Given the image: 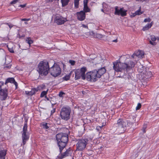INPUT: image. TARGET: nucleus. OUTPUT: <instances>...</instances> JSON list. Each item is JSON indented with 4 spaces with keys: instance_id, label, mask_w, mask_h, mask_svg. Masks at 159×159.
Returning <instances> with one entry per match:
<instances>
[{
    "instance_id": "nucleus-43",
    "label": "nucleus",
    "mask_w": 159,
    "mask_h": 159,
    "mask_svg": "<svg viewBox=\"0 0 159 159\" xmlns=\"http://www.w3.org/2000/svg\"><path fill=\"white\" fill-rule=\"evenodd\" d=\"M30 20V18L26 19V18H23L21 19V20L22 21H29Z\"/></svg>"
},
{
    "instance_id": "nucleus-3",
    "label": "nucleus",
    "mask_w": 159,
    "mask_h": 159,
    "mask_svg": "<svg viewBox=\"0 0 159 159\" xmlns=\"http://www.w3.org/2000/svg\"><path fill=\"white\" fill-rule=\"evenodd\" d=\"M71 109L68 106H64L61 109L60 115L61 118L65 120H67L70 118Z\"/></svg>"
},
{
    "instance_id": "nucleus-34",
    "label": "nucleus",
    "mask_w": 159,
    "mask_h": 159,
    "mask_svg": "<svg viewBox=\"0 0 159 159\" xmlns=\"http://www.w3.org/2000/svg\"><path fill=\"white\" fill-rule=\"evenodd\" d=\"M48 90V89L46 91H42L40 94V97H43L45 96L47 94Z\"/></svg>"
},
{
    "instance_id": "nucleus-10",
    "label": "nucleus",
    "mask_w": 159,
    "mask_h": 159,
    "mask_svg": "<svg viewBox=\"0 0 159 159\" xmlns=\"http://www.w3.org/2000/svg\"><path fill=\"white\" fill-rule=\"evenodd\" d=\"M67 21L66 18L63 17L59 14H57L54 19V23L58 25H61L63 24Z\"/></svg>"
},
{
    "instance_id": "nucleus-12",
    "label": "nucleus",
    "mask_w": 159,
    "mask_h": 159,
    "mask_svg": "<svg viewBox=\"0 0 159 159\" xmlns=\"http://www.w3.org/2000/svg\"><path fill=\"white\" fill-rule=\"evenodd\" d=\"M113 69L115 71L117 72H121V62L119 60L113 62Z\"/></svg>"
},
{
    "instance_id": "nucleus-26",
    "label": "nucleus",
    "mask_w": 159,
    "mask_h": 159,
    "mask_svg": "<svg viewBox=\"0 0 159 159\" xmlns=\"http://www.w3.org/2000/svg\"><path fill=\"white\" fill-rule=\"evenodd\" d=\"M27 121H25L24 124V126L23 128V133H27Z\"/></svg>"
},
{
    "instance_id": "nucleus-36",
    "label": "nucleus",
    "mask_w": 159,
    "mask_h": 159,
    "mask_svg": "<svg viewBox=\"0 0 159 159\" xmlns=\"http://www.w3.org/2000/svg\"><path fill=\"white\" fill-rule=\"evenodd\" d=\"M64 94H65V93L62 91H61L59 93V96L60 97H63V95Z\"/></svg>"
},
{
    "instance_id": "nucleus-31",
    "label": "nucleus",
    "mask_w": 159,
    "mask_h": 159,
    "mask_svg": "<svg viewBox=\"0 0 159 159\" xmlns=\"http://www.w3.org/2000/svg\"><path fill=\"white\" fill-rule=\"evenodd\" d=\"M83 11L85 13L89 12L90 11V10L88 7V5L84 6Z\"/></svg>"
},
{
    "instance_id": "nucleus-15",
    "label": "nucleus",
    "mask_w": 159,
    "mask_h": 159,
    "mask_svg": "<svg viewBox=\"0 0 159 159\" xmlns=\"http://www.w3.org/2000/svg\"><path fill=\"white\" fill-rule=\"evenodd\" d=\"M98 79L100 78L101 76L104 74L106 71V70L104 68H102L97 70H94Z\"/></svg>"
},
{
    "instance_id": "nucleus-52",
    "label": "nucleus",
    "mask_w": 159,
    "mask_h": 159,
    "mask_svg": "<svg viewBox=\"0 0 159 159\" xmlns=\"http://www.w3.org/2000/svg\"><path fill=\"white\" fill-rule=\"evenodd\" d=\"M143 133H145L146 132V129H143Z\"/></svg>"
},
{
    "instance_id": "nucleus-35",
    "label": "nucleus",
    "mask_w": 159,
    "mask_h": 159,
    "mask_svg": "<svg viewBox=\"0 0 159 159\" xmlns=\"http://www.w3.org/2000/svg\"><path fill=\"white\" fill-rule=\"evenodd\" d=\"M141 105L140 103H138L137 104V107H136V110H139L141 107Z\"/></svg>"
},
{
    "instance_id": "nucleus-46",
    "label": "nucleus",
    "mask_w": 159,
    "mask_h": 159,
    "mask_svg": "<svg viewBox=\"0 0 159 159\" xmlns=\"http://www.w3.org/2000/svg\"><path fill=\"white\" fill-rule=\"evenodd\" d=\"M56 111V109L55 108L53 109L51 111V114L52 115Z\"/></svg>"
},
{
    "instance_id": "nucleus-49",
    "label": "nucleus",
    "mask_w": 159,
    "mask_h": 159,
    "mask_svg": "<svg viewBox=\"0 0 159 159\" xmlns=\"http://www.w3.org/2000/svg\"><path fill=\"white\" fill-rule=\"evenodd\" d=\"M99 126H97L96 127V129L97 130H98L99 131V130H100V129L99 128Z\"/></svg>"
},
{
    "instance_id": "nucleus-56",
    "label": "nucleus",
    "mask_w": 159,
    "mask_h": 159,
    "mask_svg": "<svg viewBox=\"0 0 159 159\" xmlns=\"http://www.w3.org/2000/svg\"><path fill=\"white\" fill-rule=\"evenodd\" d=\"M99 128L100 129H101V128H102V126H99Z\"/></svg>"
},
{
    "instance_id": "nucleus-13",
    "label": "nucleus",
    "mask_w": 159,
    "mask_h": 159,
    "mask_svg": "<svg viewBox=\"0 0 159 159\" xmlns=\"http://www.w3.org/2000/svg\"><path fill=\"white\" fill-rule=\"evenodd\" d=\"M72 153V151L70 148L67 149L66 151L61 154V156L59 157V159H62L67 157L71 156Z\"/></svg>"
},
{
    "instance_id": "nucleus-17",
    "label": "nucleus",
    "mask_w": 159,
    "mask_h": 159,
    "mask_svg": "<svg viewBox=\"0 0 159 159\" xmlns=\"http://www.w3.org/2000/svg\"><path fill=\"white\" fill-rule=\"evenodd\" d=\"M10 83L14 84L16 86V88L18 86L17 83L15 81L14 78H8L6 80L5 83H4V86L7 83Z\"/></svg>"
},
{
    "instance_id": "nucleus-4",
    "label": "nucleus",
    "mask_w": 159,
    "mask_h": 159,
    "mask_svg": "<svg viewBox=\"0 0 159 159\" xmlns=\"http://www.w3.org/2000/svg\"><path fill=\"white\" fill-rule=\"evenodd\" d=\"M114 126L116 131L121 133L126 129V123L123 119H119L117 120V123L114 124Z\"/></svg>"
},
{
    "instance_id": "nucleus-24",
    "label": "nucleus",
    "mask_w": 159,
    "mask_h": 159,
    "mask_svg": "<svg viewBox=\"0 0 159 159\" xmlns=\"http://www.w3.org/2000/svg\"><path fill=\"white\" fill-rule=\"evenodd\" d=\"M141 52L140 50L138 51L137 53H134V54H133V55H132L131 57L133 58H134L135 55L137 57H139L140 55H141V57H142L143 56H144V55L143 54L141 55Z\"/></svg>"
},
{
    "instance_id": "nucleus-23",
    "label": "nucleus",
    "mask_w": 159,
    "mask_h": 159,
    "mask_svg": "<svg viewBox=\"0 0 159 159\" xmlns=\"http://www.w3.org/2000/svg\"><path fill=\"white\" fill-rule=\"evenodd\" d=\"M152 25V22H151L150 24H148L146 25L142 29L143 30L145 31L148 30L149 28H151Z\"/></svg>"
},
{
    "instance_id": "nucleus-42",
    "label": "nucleus",
    "mask_w": 159,
    "mask_h": 159,
    "mask_svg": "<svg viewBox=\"0 0 159 159\" xmlns=\"http://www.w3.org/2000/svg\"><path fill=\"white\" fill-rule=\"evenodd\" d=\"M18 0H13L11 2V3L13 4H16L18 1Z\"/></svg>"
},
{
    "instance_id": "nucleus-16",
    "label": "nucleus",
    "mask_w": 159,
    "mask_h": 159,
    "mask_svg": "<svg viewBox=\"0 0 159 159\" xmlns=\"http://www.w3.org/2000/svg\"><path fill=\"white\" fill-rule=\"evenodd\" d=\"M29 135L27 134V133H22V139L23 144H21V146L22 145L24 146L26 144V142L29 139Z\"/></svg>"
},
{
    "instance_id": "nucleus-8",
    "label": "nucleus",
    "mask_w": 159,
    "mask_h": 159,
    "mask_svg": "<svg viewBox=\"0 0 159 159\" xmlns=\"http://www.w3.org/2000/svg\"><path fill=\"white\" fill-rule=\"evenodd\" d=\"M97 74L94 70L87 72L85 74L86 80L90 82H94L98 80Z\"/></svg>"
},
{
    "instance_id": "nucleus-6",
    "label": "nucleus",
    "mask_w": 159,
    "mask_h": 159,
    "mask_svg": "<svg viewBox=\"0 0 159 159\" xmlns=\"http://www.w3.org/2000/svg\"><path fill=\"white\" fill-rule=\"evenodd\" d=\"M49 72L52 76L56 77L61 74V70L59 66L54 62L52 66L50 67Z\"/></svg>"
},
{
    "instance_id": "nucleus-1",
    "label": "nucleus",
    "mask_w": 159,
    "mask_h": 159,
    "mask_svg": "<svg viewBox=\"0 0 159 159\" xmlns=\"http://www.w3.org/2000/svg\"><path fill=\"white\" fill-rule=\"evenodd\" d=\"M56 139L59 147L60 153H61L68 142V134L66 133H61L56 135Z\"/></svg>"
},
{
    "instance_id": "nucleus-18",
    "label": "nucleus",
    "mask_w": 159,
    "mask_h": 159,
    "mask_svg": "<svg viewBox=\"0 0 159 159\" xmlns=\"http://www.w3.org/2000/svg\"><path fill=\"white\" fill-rule=\"evenodd\" d=\"M37 92L36 88H32L31 91H25V93L28 96H32L33 95H35Z\"/></svg>"
},
{
    "instance_id": "nucleus-22",
    "label": "nucleus",
    "mask_w": 159,
    "mask_h": 159,
    "mask_svg": "<svg viewBox=\"0 0 159 159\" xmlns=\"http://www.w3.org/2000/svg\"><path fill=\"white\" fill-rule=\"evenodd\" d=\"M7 151L6 150H0V159H5V156L7 154Z\"/></svg>"
},
{
    "instance_id": "nucleus-37",
    "label": "nucleus",
    "mask_w": 159,
    "mask_h": 159,
    "mask_svg": "<svg viewBox=\"0 0 159 159\" xmlns=\"http://www.w3.org/2000/svg\"><path fill=\"white\" fill-rule=\"evenodd\" d=\"M89 0H84L83 1L84 6L88 5V3Z\"/></svg>"
},
{
    "instance_id": "nucleus-59",
    "label": "nucleus",
    "mask_w": 159,
    "mask_h": 159,
    "mask_svg": "<svg viewBox=\"0 0 159 159\" xmlns=\"http://www.w3.org/2000/svg\"><path fill=\"white\" fill-rule=\"evenodd\" d=\"M9 27L11 28V26H10L9 25Z\"/></svg>"
},
{
    "instance_id": "nucleus-44",
    "label": "nucleus",
    "mask_w": 159,
    "mask_h": 159,
    "mask_svg": "<svg viewBox=\"0 0 159 159\" xmlns=\"http://www.w3.org/2000/svg\"><path fill=\"white\" fill-rule=\"evenodd\" d=\"M97 38H102V34H97Z\"/></svg>"
},
{
    "instance_id": "nucleus-47",
    "label": "nucleus",
    "mask_w": 159,
    "mask_h": 159,
    "mask_svg": "<svg viewBox=\"0 0 159 159\" xmlns=\"http://www.w3.org/2000/svg\"><path fill=\"white\" fill-rule=\"evenodd\" d=\"M8 50L9 52L11 53H13L14 52V50L12 49L8 48Z\"/></svg>"
},
{
    "instance_id": "nucleus-53",
    "label": "nucleus",
    "mask_w": 159,
    "mask_h": 159,
    "mask_svg": "<svg viewBox=\"0 0 159 159\" xmlns=\"http://www.w3.org/2000/svg\"><path fill=\"white\" fill-rule=\"evenodd\" d=\"M156 40H157L159 41V37H156Z\"/></svg>"
},
{
    "instance_id": "nucleus-7",
    "label": "nucleus",
    "mask_w": 159,
    "mask_h": 159,
    "mask_svg": "<svg viewBox=\"0 0 159 159\" xmlns=\"http://www.w3.org/2000/svg\"><path fill=\"white\" fill-rule=\"evenodd\" d=\"M87 71L86 67H83L80 70L78 69L75 71V79H80L81 78L82 79L84 80L86 79L85 73Z\"/></svg>"
},
{
    "instance_id": "nucleus-51",
    "label": "nucleus",
    "mask_w": 159,
    "mask_h": 159,
    "mask_svg": "<svg viewBox=\"0 0 159 159\" xmlns=\"http://www.w3.org/2000/svg\"><path fill=\"white\" fill-rule=\"evenodd\" d=\"M112 42H117V39H115V40H113L112 41Z\"/></svg>"
},
{
    "instance_id": "nucleus-27",
    "label": "nucleus",
    "mask_w": 159,
    "mask_h": 159,
    "mask_svg": "<svg viewBox=\"0 0 159 159\" xmlns=\"http://www.w3.org/2000/svg\"><path fill=\"white\" fill-rule=\"evenodd\" d=\"M70 0H61L62 6L64 7L68 4Z\"/></svg>"
},
{
    "instance_id": "nucleus-30",
    "label": "nucleus",
    "mask_w": 159,
    "mask_h": 159,
    "mask_svg": "<svg viewBox=\"0 0 159 159\" xmlns=\"http://www.w3.org/2000/svg\"><path fill=\"white\" fill-rule=\"evenodd\" d=\"M45 86L44 85L42 84L38 86L37 88L36 89L38 92L39 91L41 90L45 89Z\"/></svg>"
},
{
    "instance_id": "nucleus-58",
    "label": "nucleus",
    "mask_w": 159,
    "mask_h": 159,
    "mask_svg": "<svg viewBox=\"0 0 159 159\" xmlns=\"http://www.w3.org/2000/svg\"><path fill=\"white\" fill-rule=\"evenodd\" d=\"M102 11H103V9H102Z\"/></svg>"
},
{
    "instance_id": "nucleus-5",
    "label": "nucleus",
    "mask_w": 159,
    "mask_h": 159,
    "mask_svg": "<svg viewBox=\"0 0 159 159\" xmlns=\"http://www.w3.org/2000/svg\"><path fill=\"white\" fill-rule=\"evenodd\" d=\"M77 141L76 151H82L86 148L89 140L87 139H81L78 140Z\"/></svg>"
},
{
    "instance_id": "nucleus-50",
    "label": "nucleus",
    "mask_w": 159,
    "mask_h": 159,
    "mask_svg": "<svg viewBox=\"0 0 159 159\" xmlns=\"http://www.w3.org/2000/svg\"><path fill=\"white\" fill-rule=\"evenodd\" d=\"M147 128L146 125H144L143 129H146Z\"/></svg>"
},
{
    "instance_id": "nucleus-29",
    "label": "nucleus",
    "mask_w": 159,
    "mask_h": 159,
    "mask_svg": "<svg viewBox=\"0 0 159 159\" xmlns=\"http://www.w3.org/2000/svg\"><path fill=\"white\" fill-rule=\"evenodd\" d=\"M127 64L128 66L130 67V70L132 67H134L135 66V64L133 61H129Z\"/></svg>"
},
{
    "instance_id": "nucleus-9",
    "label": "nucleus",
    "mask_w": 159,
    "mask_h": 159,
    "mask_svg": "<svg viewBox=\"0 0 159 159\" xmlns=\"http://www.w3.org/2000/svg\"><path fill=\"white\" fill-rule=\"evenodd\" d=\"M4 83L2 81L0 82V95L1 97L2 100H5L7 97L8 91L7 89H4Z\"/></svg>"
},
{
    "instance_id": "nucleus-19",
    "label": "nucleus",
    "mask_w": 159,
    "mask_h": 159,
    "mask_svg": "<svg viewBox=\"0 0 159 159\" xmlns=\"http://www.w3.org/2000/svg\"><path fill=\"white\" fill-rule=\"evenodd\" d=\"M120 67L121 68V72L123 70H126V71H128L130 70V67L128 66L127 64L125 63L121 62Z\"/></svg>"
},
{
    "instance_id": "nucleus-28",
    "label": "nucleus",
    "mask_w": 159,
    "mask_h": 159,
    "mask_svg": "<svg viewBox=\"0 0 159 159\" xmlns=\"http://www.w3.org/2000/svg\"><path fill=\"white\" fill-rule=\"evenodd\" d=\"M143 13V12L141 11V7H140L139 9L136 11L135 13L133 14V16H134L136 15H140Z\"/></svg>"
},
{
    "instance_id": "nucleus-11",
    "label": "nucleus",
    "mask_w": 159,
    "mask_h": 159,
    "mask_svg": "<svg viewBox=\"0 0 159 159\" xmlns=\"http://www.w3.org/2000/svg\"><path fill=\"white\" fill-rule=\"evenodd\" d=\"M127 11L124 10V8L122 7L120 9H118V7L116 6L115 7V14L116 15H120L122 16H125L126 15Z\"/></svg>"
},
{
    "instance_id": "nucleus-20",
    "label": "nucleus",
    "mask_w": 159,
    "mask_h": 159,
    "mask_svg": "<svg viewBox=\"0 0 159 159\" xmlns=\"http://www.w3.org/2000/svg\"><path fill=\"white\" fill-rule=\"evenodd\" d=\"M151 40L149 41V43L152 45L153 46L156 45L157 44V43L155 42L156 40V38L155 36L152 35L150 36Z\"/></svg>"
},
{
    "instance_id": "nucleus-39",
    "label": "nucleus",
    "mask_w": 159,
    "mask_h": 159,
    "mask_svg": "<svg viewBox=\"0 0 159 159\" xmlns=\"http://www.w3.org/2000/svg\"><path fill=\"white\" fill-rule=\"evenodd\" d=\"M127 125H128V126L130 127H132L133 124V123L132 122H130L128 121H127Z\"/></svg>"
},
{
    "instance_id": "nucleus-25",
    "label": "nucleus",
    "mask_w": 159,
    "mask_h": 159,
    "mask_svg": "<svg viewBox=\"0 0 159 159\" xmlns=\"http://www.w3.org/2000/svg\"><path fill=\"white\" fill-rule=\"evenodd\" d=\"M72 73V72L71 71L68 74L66 75L63 77L62 80L65 81H67L69 80L70 78Z\"/></svg>"
},
{
    "instance_id": "nucleus-14",
    "label": "nucleus",
    "mask_w": 159,
    "mask_h": 159,
    "mask_svg": "<svg viewBox=\"0 0 159 159\" xmlns=\"http://www.w3.org/2000/svg\"><path fill=\"white\" fill-rule=\"evenodd\" d=\"M76 15L77 16V19L79 20L83 21L85 19L86 14L83 11H81L80 12H77Z\"/></svg>"
},
{
    "instance_id": "nucleus-55",
    "label": "nucleus",
    "mask_w": 159,
    "mask_h": 159,
    "mask_svg": "<svg viewBox=\"0 0 159 159\" xmlns=\"http://www.w3.org/2000/svg\"><path fill=\"white\" fill-rule=\"evenodd\" d=\"M46 99L47 100H48L49 101V98H47V97H46Z\"/></svg>"
},
{
    "instance_id": "nucleus-38",
    "label": "nucleus",
    "mask_w": 159,
    "mask_h": 159,
    "mask_svg": "<svg viewBox=\"0 0 159 159\" xmlns=\"http://www.w3.org/2000/svg\"><path fill=\"white\" fill-rule=\"evenodd\" d=\"M151 20V19L150 18H147L145 19L144 21L145 22H150Z\"/></svg>"
},
{
    "instance_id": "nucleus-40",
    "label": "nucleus",
    "mask_w": 159,
    "mask_h": 159,
    "mask_svg": "<svg viewBox=\"0 0 159 159\" xmlns=\"http://www.w3.org/2000/svg\"><path fill=\"white\" fill-rule=\"evenodd\" d=\"M70 63L71 64V65L73 66L75 65V61L73 60H70L69 61Z\"/></svg>"
},
{
    "instance_id": "nucleus-41",
    "label": "nucleus",
    "mask_w": 159,
    "mask_h": 159,
    "mask_svg": "<svg viewBox=\"0 0 159 159\" xmlns=\"http://www.w3.org/2000/svg\"><path fill=\"white\" fill-rule=\"evenodd\" d=\"M11 64L6 65V66L4 67V68H7L8 69H9L11 68Z\"/></svg>"
},
{
    "instance_id": "nucleus-32",
    "label": "nucleus",
    "mask_w": 159,
    "mask_h": 159,
    "mask_svg": "<svg viewBox=\"0 0 159 159\" xmlns=\"http://www.w3.org/2000/svg\"><path fill=\"white\" fill-rule=\"evenodd\" d=\"M80 0H74V7L75 8H78L79 7V2Z\"/></svg>"
},
{
    "instance_id": "nucleus-54",
    "label": "nucleus",
    "mask_w": 159,
    "mask_h": 159,
    "mask_svg": "<svg viewBox=\"0 0 159 159\" xmlns=\"http://www.w3.org/2000/svg\"><path fill=\"white\" fill-rule=\"evenodd\" d=\"M83 25V27H84L85 28H86L87 27L85 25Z\"/></svg>"
},
{
    "instance_id": "nucleus-21",
    "label": "nucleus",
    "mask_w": 159,
    "mask_h": 159,
    "mask_svg": "<svg viewBox=\"0 0 159 159\" xmlns=\"http://www.w3.org/2000/svg\"><path fill=\"white\" fill-rule=\"evenodd\" d=\"M50 124L45 122L41 123L40 124V126L44 129H48L49 128Z\"/></svg>"
},
{
    "instance_id": "nucleus-57",
    "label": "nucleus",
    "mask_w": 159,
    "mask_h": 159,
    "mask_svg": "<svg viewBox=\"0 0 159 159\" xmlns=\"http://www.w3.org/2000/svg\"><path fill=\"white\" fill-rule=\"evenodd\" d=\"M25 24H28V23L27 22H25Z\"/></svg>"
},
{
    "instance_id": "nucleus-33",
    "label": "nucleus",
    "mask_w": 159,
    "mask_h": 159,
    "mask_svg": "<svg viewBox=\"0 0 159 159\" xmlns=\"http://www.w3.org/2000/svg\"><path fill=\"white\" fill-rule=\"evenodd\" d=\"M26 42L29 44L30 46L31 44L34 43V41L31 39L30 37H28L26 39Z\"/></svg>"
},
{
    "instance_id": "nucleus-45",
    "label": "nucleus",
    "mask_w": 159,
    "mask_h": 159,
    "mask_svg": "<svg viewBox=\"0 0 159 159\" xmlns=\"http://www.w3.org/2000/svg\"><path fill=\"white\" fill-rule=\"evenodd\" d=\"M26 4H23V5L21 4V5H20L19 6V7H20L22 8H24L26 6Z\"/></svg>"
},
{
    "instance_id": "nucleus-48",
    "label": "nucleus",
    "mask_w": 159,
    "mask_h": 159,
    "mask_svg": "<svg viewBox=\"0 0 159 159\" xmlns=\"http://www.w3.org/2000/svg\"><path fill=\"white\" fill-rule=\"evenodd\" d=\"M59 1V0H49V2H53V1H55V2L57 1V2H58Z\"/></svg>"
},
{
    "instance_id": "nucleus-2",
    "label": "nucleus",
    "mask_w": 159,
    "mask_h": 159,
    "mask_svg": "<svg viewBox=\"0 0 159 159\" xmlns=\"http://www.w3.org/2000/svg\"><path fill=\"white\" fill-rule=\"evenodd\" d=\"M49 66L48 62L46 60L40 62L38 65V71L41 76L47 75L49 71Z\"/></svg>"
}]
</instances>
